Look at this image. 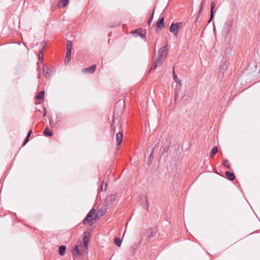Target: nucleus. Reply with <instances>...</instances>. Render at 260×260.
<instances>
[{
	"label": "nucleus",
	"mask_w": 260,
	"mask_h": 260,
	"mask_svg": "<svg viewBox=\"0 0 260 260\" xmlns=\"http://www.w3.org/2000/svg\"><path fill=\"white\" fill-rule=\"evenodd\" d=\"M168 54V48L167 46L161 48L158 52V56L154 59V63L150 70H155L157 66H160L162 63V60Z\"/></svg>",
	"instance_id": "obj_1"
},
{
	"label": "nucleus",
	"mask_w": 260,
	"mask_h": 260,
	"mask_svg": "<svg viewBox=\"0 0 260 260\" xmlns=\"http://www.w3.org/2000/svg\"><path fill=\"white\" fill-rule=\"evenodd\" d=\"M173 76L174 81L176 83L175 89V98L176 99L181 90V80L178 78L174 70L173 72Z\"/></svg>",
	"instance_id": "obj_2"
},
{
	"label": "nucleus",
	"mask_w": 260,
	"mask_h": 260,
	"mask_svg": "<svg viewBox=\"0 0 260 260\" xmlns=\"http://www.w3.org/2000/svg\"><path fill=\"white\" fill-rule=\"evenodd\" d=\"M182 25V22L172 23L170 27V32L173 33L175 36L177 37L178 34L179 29L181 27Z\"/></svg>",
	"instance_id": "obj_3"
},
{
	"label": "nucleus",
	"mask_w": 260,
	"mask_h": 260,
	"mask_svg": "<svg viewBox=\"0 0 260 260\" xmlns=\"http://www.w3.org/2000/svg\"><path fill=\"white\" fill-rule=\"evenodd\" d=\"M94 213L95 210L94 209H92L88 213L85 219L84 220L83 223L84 224H88L89 225H91L93 224L92 220L91 219V218Z\"/></svg>",
	"instance_id": "obj_4"
},
{
	"label": "nucleus",
	"mask_w": 260,
	"mask_h": 260,
	"mask_svg": "<svg viewBox=\"0 0 260 260\" xmlns=\"http://www.w3.org/2000/svg\"><path fill=\"white\" fill-rule=\"evenodd\" d=\"M232 24L233 21L231 20H229L225 22L223 28V33L225 36H227L229 34L232 26Z\"/></svg>",
	"instance_id": "obj_5"
},
{
	"label": "nucleus",
	"mask_w": 260,
	"mask_h": 260,
	"mask_svg": "<svg viewBox=\"0 0 260 260\" xmlns=\"http://www.w3.org/2000/svg\"><path fill=\"white\" fill-rule=\"evenodd\" d=\"M116 200V197L114 194H111L107 197L106 203L107 206H113L115 204Z\"/></svg>",
	"instance_id": "obj_6"
},
{
	"label": "nucleus",
	"mask_w": 260,
	"mask_h": 260,
	"mask_svg": "<svg viewBox=\"0 0 260 260\" xmlns=\"http://www.w3.org/2000/svg\"><path fill=\"white\" fill-rule=\"evenodd\" d=\"M132 34L134 37H137L139 36L141 38H144L145 37V33L142 29L139 28L136 29L135 31L132 32Z\"/></svg>",
	"instance_id": "obj_7"
},
{
	"label": "nucleus",
	"mask_w": 260,
	"mask_h": 260,
	"mask_svg": "<svg viewBox=\"0 0 260 260\" xmlns=\"http://www.w3.org/2000/svg\"><path fill=\"white\" fill-rule=\"evenodd\" d=\"M123 140V135L121 132H119L116 134V141L117 143V149L120 147L121 143Z\"/></svg>",
	"instance_id": "obj_8"
},
{
	"label": "nucleus",
	"mask_w": 260,
	"mask_h": 260,
	"mask_svg": "<svg viewBox=\"0 0 260 260\" xmlns=\"http://www.w3.org/2000/svg\"><path fill=\"white\" fill-rule=\"evenodd\" d=\"M95 68H96V66L95 64L92 65L91 67H89L88 68L83 69L82 72L83 73L87 72V73H89L90 74L93 73L94 72Z\"/></svg>",
	"instance_id": "obj_9"
},
{
	"label": "nucleus",
	"mask_w": 260,
	"mask_h": 260,
	"mask_svg": "<svg viewBox=\"0 0 260 260\" xmlns=\"http://www.w3.org/2000/svg\"><path fill=\"white\" fill-rule=\"evenodd\" d=\"M69 0H59L57 5L59 8H64L68 5Z\"/></svg>",
	"instance_id": "obj_10"
},
{
	"label": "nucleus",
	"mask_w": 260,
	"mask_h": 260,
	"mask_svg": "<svg viewBox=\"0 0 260 260\" xmlns=\"http://www.w3.org/2000/svg\"><path fill=\"white\" fill-rule=\"evenodd\" d=\"M46 67H43V73L46 78H50L51 76V72Z\"/></svg>",
	"instance_id": "obj_11"
},
{
	"label": "nucleus",
	"mask_w": 260,
	"mask_h": 260,
	"mask_svg": "<svg viewBox=\"0 0 260 260\" xmlns=\"http://www.w3.org/2000/svg\"><path fill=\"white\" fill-rule=\"evenodd\" d=\"M72 254L75 256H77L80 255V250L78 245H75L73 248Z\"/></svg>",
	"instance_id": "obj_12"
},
{
	"label": "nucleus",
	"mask_w": 260,
	"mask_h": 260,
	"mask_svg": "<svg viewBox=\"0 0 260 260\" xmlns=\"http://www.w3.org/2000/svg\"><path fill=\"white\" fill-rule=\"evenodd\" d=\"M215 3L213 2H212L211 3L210 18V20L209 21V22H210V21L211 20V19L213 17V14H214L213 10H214V9L215 8Z\"/></svg>",
	"instance_id": "obj_13"
},
{
	"label": "nucleus",
	"mask_w": 260,
	"mask_h": 260,
	"mask_svg": "<svg viewBox=\"0 0 260 260\" xmlns=\"http://www.w3.org/2000/svg\"><path fill=\"white\" fill-rule=\"evenodd\" d=\"M164 17L160 18L156 22V26L158 28H161L164 26Z\"/></svg>",
	"instance_id": "obj_14"
},
{
	"label": "nucleus",
	"mask_w": 260,
	"mask_h": 260,
	"mask_svg": "<svg viewBox=\"0 0 260 260\" xmlns=\"http://www.w3.org/2000/svg\"><path fill=\"white\" fill-rule=\"evenodd\" d=\"M225 175L226 177L230 180H233L235 179V175L234 173H231L230 172H225Z\"/></svg>",
	"instance_id": "obj_15"
},
{
	"label": "nucleus",
	"mask_w": 260,
	"mask_h": 260,
	"mask_svg": "<svg viewBox=\"0 0 260 260\" xmlns=\"http://www.w3.org/2000/svg\"><path fill=\"white\" fill-rule=\"evenodd\" d=\"M66 246L64 245H61L58 248L59 253L61 255H63L64 254L65 250H66Z\"/></svg>",
	"instance_id": "obj_16"
},
{
	"label": "nucleus",
	"mask_w": 260,
	"mask_h": 260,
	"mask_svg": "<svg viewBox=\"0 0 260 260\" xmlns=\"http://www.w3.org/2000/svg\"><path fill=\"white\" fill-rule=\"evenodd\" d=\"M218 152V149L216 146H214L211 150V153H210V157H213L215 154H216Z\"/></svg>",
	"instance_id": "obj_17"
},
{
	"label": "nucleus",
	"mask_w": 260,
	"mask_h": 260,
	"mask_svg": "<svg viewBox=\"0 0 260 260\" xmlns=\"http://www.w3.org/2000/svg\"><path fill=\"white\" fill-rule=\"evenodd\" d=\"M44 91H42L39 92L37 94V95L36 96V99L37 100H41L44 99Z\"/></svg>",
	"instance_id": "obj_18"
},
{
	"label": "nucleus",
	"mask_w": 260,
	"mask_h": 260,
	"mask_svg": "<svg viewBox=\"0 0 260 260\" xmlns=\"http://www.w3.org/2000/svg\"><path fill=\"white\" fill-rule=\"evenodd\" d=\"M44 134L47 136H52V132L48 128H46L44 131Z\"/></svg>",
	"instance_id": "obj_19"
},
{
	"label": "nucleus",
	"mask_w": 260,
	"mask_h": 260,
	"mask_svg": "<svg viewBox=\"0 0 260 260\" xmlns=\"http://www.w3.org/2000/svg\"><path fill=\"white\" fill-rule=\"evenodd\" d=\"M114 243L118 247H120L121 244V241L119 238L115 237L114 238Z\"/></svg>",
	"instance_id": "obj_20"
},
{
	"label": "nucleus",
	"mask_w": 260,
	"mask_h": 260,
	"mask_svg": "<svg viewBox=\"0 0 260 260\" xmlns=\"http://www.w3.org/2000/svg\"><path fill=\"white\" fill-rule=\"evenodd\" d=\"M31 133H32L31 130H30L28 132V134L27 135L26 138H25V139L24 140V143L23 144V146L25 145L28 142L29 138L30 136Z\"/></svg>",
	"instance_id": "obj_21"
},
{
	"label": "nucleus",
	"mask_w": 260,
	"mask_h": 260,
	"mask_svg": "<svg viewBox=\"0 0 260 260\" xmlns=\"http://www.w3.org/2000/svg\"><path fill=\"white\" fill-rule=\"evenodd\" d=\"M144 200L145 201V203L143 204V206L145 208H146L147 209L148 208L149 205H148V199L146 196H144L143 197Z\"/></svg>",
	"instance_id": "obj_22"
},
{
	"label": "nucleus",
	"mask_w": 260,
	"mask_h": 260,
	"mask_svg": "<svg viewBox=\"0 0 260 260\" xmlns=\"http://www.w3.org/2000/svg\"><path fill=\"white\" fill-rule=\"evenodd\" d=\"M43 52L42 49H40L38 54V58L40 61H43Z\"/></svg>",
	"instance_id": "obj_23"
},
{
	"label": "nucleus",
	"mask_w": 260,
	"mask_h": 260,
	"mask_svg": "<svg viewBox=\"0 0 260 260\" xmlns=\"http://www.w3.org/2000/svg\"><path fill=\"white\" fill-rule=\"evenodd\" d=\"M121 105L124 107V101L120 100L116 103L115 108H116V107H118L119 105ZM115 112H116V110H115V109H114V115L115 114Z\"/></svg>",
	"instance_id": "obj_24"
},
{
	"label": "nucleus",
	"mask_w": 260,
	"mask_h": 260,
	"mask_svg": "<svg viewBox=\"0 0 260 260\" xmlns=\"http://www.w3.org/2000/svg\"><path fill=\"white\" fill-rule=\"evenodd\" d=\"M72 43L70 41H68L67 43V50H72Z\"/></svg>",
	"instance_id": "obj_25"
},
{
	"label": "nucleus",
	"mask_w": 260,
	"mask_h": 260,
	"mask_svg": "<svg viewBox=\"0 0 260 260\" xmlns=\"http://www.w3.org/2000/svg\"><path fill=\"white\" fill-rule=\"evenodd\" d=\"M222 164L224 167H227L229 169L230 168V164L227 159H224L222 162Z\"/></svg>",
	"instance_id": "obj_26"
},
{
	"label": "nucleus",
	"mask_w": 260,
	"mask_h": 260,
	"mask_svg": "<svg viewBox=\"0 0 260 260\" xmlns=\"http://www.w3.org/2000/svg\"><path fill=\"white\" fill-rule=\"evenodd\" d=\"M84 245L86 248L88 246V240L87 237H84L83 238Z\"/></svg>",
	"instance_id": "obj_27"
},
{
	"label": "nucleus",
	"mask_w": 260,
	"mask_h": 260,
	"mask_svg": "<svg viewBox=\"0 0 260 260\" xmlns=\"http://www.w3.org/2000/svg\"><path fill=\"white\" fill-rule=\"evenodd\" d=\"M203 9V4H201L200 7L199 12V13H198V16L197 17V19H198V18H199L200 17V13L202 11Z\"/></svg>",
	"instance_id": "obj_28"
},
{
	"label": "nucleus",
	"mask_w": 260,
	"mask_h": 260,
	"mask_svg": "<svg viewBox=\"0 0 260 260\" xmlns=\"http://www.w3.org/2000/svg\"><path fill=\"white\" fill-rule=\"evenodd\" d=\"M70 60H71V56H68L66 55L65 60H64L65 64H68L70 62Z\"/></svg>",
	"instance_id": "obj_29"
},
{
	"label": "nucleus",
	"mask_w": 260,
	"mask_h": 260,
	"mask_svg": "<svg viewBox=\"0 0 260 260\" xmlns=\"http://www.w3.org/2000/svg\"><path fill=\"white\" fill-rule=\"evenodd\" d=\"M226 66L224 64H223L222 66V67L221 68V69H220L219 70V72L221 73V74H223V72L225 70H226Z\"/></svg>",
	"instance_id": "obj_30"
},
{
	"label": "nucleus",
	"mask_w": 260,
	"mask_h": 260,
	"mask_svg": "<svg viewBox=\"0 0 260 260\" xmlns=\"http://www.w3.org/2000/svg\"><path fill=\"white\" fill-rule=\"evenodd\" d=\"M114 120H113V123H112V124L111 125V130H112L113 132H114V131H115V126H114Z\"/></svg>",
	"instance_id": "obj_31"
},
{
	"label": "nucleus",
	"mask_w": 260,
	"mask_h": 260,
	"mask_svg": "<svg viewBox=\"0 0 260 260\" xmlns=\"http://www.w3.org/2000/svg\"><path fill=\"white\" fill-rule=\"evenodd\" d=\"M72 50H67L66 55L68 56H71Z\"/></svg>",
	"instance_id": "obj_32"
},
{
	"label": "nucleus",
	"mask_w": 260,
	"mask_h": 260,
	"mask_svg": "<svg viewBox=\"0 0 260 260\" xmlns=\"http://www.w3.org/2000/svg\"><path fill=\"white\" fill-rule=\"evenodd\" d=\"M153 13L152 14L151 16L150 19L148 21V24L149 25H150V23L151 22V21H152V20L153 19Z\"/></svg>",
	"instance_id": "obj_33"
},
{
	"label": "nucleus",
	"mask_w": 260,
	"mask_h": 260,
	"mask_svg": "<svg viewBox=\"0 0 260 260\" xmlns=\"http://www.w3.org/2000/svg\"><path fill=\"white\" fill-rule=\"evenodd\" d=\"M44 110H45V112H44V113L43 114V116H45L46 115V111H45V109H44Z\"/></svg>",
	"instance_id": "obj_34"
},
{
	"label": "nucleus",
	"mask_w": 260,
	"mask_h": 260,
	"mask_svg": "<svg viewBox=\"0 0 260 260\" xmlns=\"http://www.w3.org/2000/svg\"><path fill=\"white\" fill-rule=\"evenodd\" d=\"M204 2H205V1L204 0V1L201 3V4H203V6L204 5Z\"/></svg>",
	"instance_id": "obj_35"
},
{
	"label": "nucleus",
	"mask_w": 260,
	"mask_h": 260,
	"mask_svg": "<svg viewBox=\"0 0 260 260\" xmlns=\"http://www.w3.org/2000/svg\"><path fill=\"white\" fill-rule=\"evenodd\" d=\"M101 188H103V184L101 185Z\"/></svg>",
	"instance_id": "obj_36"
}]
</instances>
